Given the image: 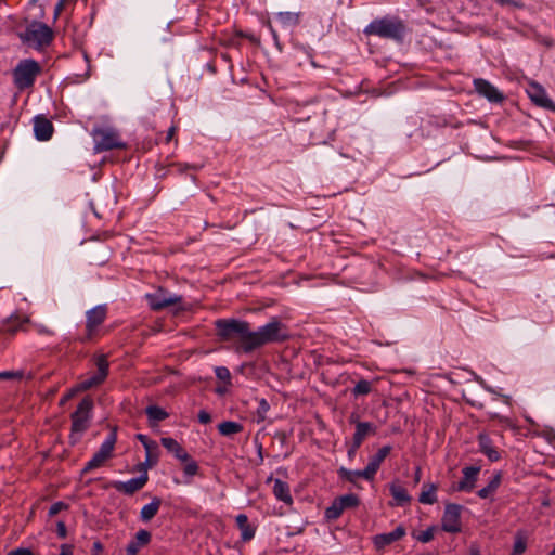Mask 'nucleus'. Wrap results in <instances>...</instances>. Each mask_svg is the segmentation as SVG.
<instances>
[{"instance_id": "obj_3", "label": "nucleus", "mask_w": 555, "mask_h": 555, "mask_svg": "<svg viewBox=\"0 0 555 555\" xmlns=\"http://www.w3.org/2000/svg\"><path fill=\"white\" fill-rule=\"evenodd\" d=\"M93 400L91 397L86 396L78 404L76 411L72 413V428L69 434L70 444H76L80 441L82 435L90 426L92 417Z\"/></svg>"}, {"instance_id": "obj_52", "label": "nucleus", "mask_w": 555, "mask_h": 555, "mask_svg": "<svg viewBox=\"0 0 555 555\" xmlns=\"http://www.w3.org/2000/svg\"><path fill=\"white\" fill-rule=\"evenodd\" d=\"M61 552L59 555H73L74 546L70 544H62L61 545Z\"/></svg>"}, {"instance_id": "obj_6", "label": "nucleus", "mask_w": 555, "mask_h": 555, "mask_svg": "<svg viewBox=\"0 0 555 555\" xmlns=\"http://www.w3.org/2000/svg\"><path fill=\"white\" fill-rule=\"evenodd\" d=\"M117 441V428L113 427L100 449L93 454L92 459L86 464L83 473L101 467L113 454Z\"/></svg>"}, {"instance_id": "obj_13", "label": "nucleus", "mask_w": 555, "mask_h": 555, "mask_svg": "<svg viewBox=\"0 0 555 555\" xmlns=\"http://www.w3.org/2000/svg\"><path fill=\"white\" fill-rule=\"evenodd\" d=\"M527 93L535 105L555 112V103L547 96L545 89L538 82H530Z\"/></svg>"}, {"instance_id": "obj_16", "label": "nucleus", "mask_w": 555, "mask_h": 555, "mask_svg": "<svg viewBox=\"0 0 555 555\" xmlns=\"http://www.w3.org/2000/svg\"><path fill=\"white\" fill-rule=\"evenodd\" d=\"M53 132V124L46 116L38 115L34 118V134L38 141L50 140Z\"/></svg>"}, {"instance_id": "obj_49", "label": "nucleus", "mask_w": 555, "mask_h": 555, "mask_svg": "<svg viewBox=\"0 0 555 555\" xmlns=\"http://www.w3.org/2000/svg\"><path fill=\"white\" fill-rule=\"evenodd\" d=\"M496 2L501 5H513L515 8H522L524 3L517 0H496Z\"/></svg>"}, {"instance_id": "obj_54", "label": "nucleus", "mask_w": 555, "mask_h": 555, "mask_svg": "<svg viewBox=\"0 0 555 555\" xmlns=\"http://www.w3.org/2000/svg\"><path fill=\"white\" fill-rule=\"evenodd\" d=\"M176 131H177L176 126H171V127L168 129L167 134H166V138H165V142H166V143H169V142L172 140V138H173V137H175V134H176Z\"/></svg>"}, {"instance_id": "obj_46", "label": "nucleus", "mask_w": 555, "mask_h": 555, "mask_svg": "<svg viewBox=\"0 0 555 555\" xmlns=\"http://www.w3.org/2000/svg\"><path fill=\"white\" fill-rule=\"evenodd\" d=\"M198 422L202 423V424L210 423L211 422L210 414L207 411H205V410L199 411V413H198Z\"/></svg>"}, {"instance_id": "obj_32", "label": "nucleus", "mask_w": 555, "mask_h": 555, "mask_svg": "<svg viewBox=\"0 0 555 555\" xmlns=\"http://www.w3.org/2000/svg\"><path fill=\"white\" fill-rule=\"evenodd\" d=\"M218 430L222 436H231L241 433L243 425L237 422L225 421L218 425Z\"/></svg>"}, {"instance_id": "obj_8", "label": "nucleus", "mask_w": 555, "mask_h": 555, "mask_svg": "<svg viewBox=\"0 0 555 555\" xmlns=\"http://www.w3.org/2000/svg\"><path fill=\"white\" fill-rule=\"evenodd\" d=\"M360 504V499L357 494L349 493L334 499L332 504L325 509V518L327 520L338 519L345 509L356 508Z\"/></svg>"}, {"instance_id": "obj_63", "label": "nucleus", "mask_w": 555, "mask_h": 555, "mask_svg": "<svg viewBox=\"0 0 555 555\" xmlns=\"http://www.w3.org/2000/svg\"><path fill=\"white\" fill-rule=\"evenodd\" d=\"M274 480H275V479H274V478L272 477V475H271V476H269V477L267 478V483H270V482H272V481L274 482Z\"/></svg>"}, {"instance_id": "obj_58", "label": "nucleus", "mask_w": 555, "mask_h": 555, "mask_svg": "<svg viewBox=\"0 0 555 555\" xmlns=\"http://www.w3.org/2000/svg\"><path fill=\"white\" fill-rule=\"evenodd\" d=\"M225 391H227V389H225V388H222V387H218V388L216 389V392H217V393H219V395H223Z\"/></svg>"}, {"instance_id": "obj_37", "label": "nucleus", "mask_w": 555, "mask_h": 555, "mask_svg": "<svg viewBox=\"0 0 555 555\" xmlns=\"http://www.w3.org/2000/svg\"><path fill=\"white\" fill-rule=\"evenodd\" d=\"M270 410V404L266 399H261L259 401L258 408H257V422H263L267 418V413Z\"/></svg>"}, {"instance_id": "obj_34", "label": "nucleus", "mask_w": 555, "mask_h": 555, "mask_svg": "<svg viewBox=\"0 0 555 555\" xmlns=\"http://www.w3.org/2000/svg\"><path fill=\"white\" fill-rule=\"evenodd\" d=\"M373 389V383L366 379L359 380L354 387L352 388L351 392L357 398L360 396H366L369 395Z\"/></svg>"}, {"instance_id": "obj_29", "label": "nucleus", "mask_w": 555, "mask_h": 555, "mask_svg": "<svg viewBox=\"0 0 555 555\" xmlns=\"http://www.w3.org/2000/svg\"><path fill=\"white\" fill-rule=\"evenodd\" d=\"M300 16L299 12H279L276 14V18L283 27L297 26L300 23Z\"/></svg>"}, {"instance_id": "obj_42", "label": "nucleus", "mask_w": 555, "mask_h": 555, "mask_svg": "<svg viewBox=\"0 0 555 555\" xmlns=\"http://www.w3.org/2000/svg\"><path fill=\"white\" fill-rule=\"evenodd\" d=\"M176 170L180 173L184 172L188 169L198 170L201 166L197 165H190L186 163H176L171 165Z\"/></svg>"}, {"instance_id": "obj_11", "label": "nucleus", "mask_w": 555, "mask_h": 555, "mask_svg": "<svg viewBox=\"0 0 555 555\" xmlns=\"http://www.w3.org/2000/svg\"><path fill=\"white\" fill-rule=\"evenodd\" d=\"M94 149L96 152L124 149L126 145L120 142L118 134L112 130H98L94 133Z\"/></svg>"}, {"instance_id": "obj_55", "label": "nucleus", "mask_w": 555, "mask_h": 555, "mask_svg": "<svg viewBox=\"0 0 555 555\" xmlns=\"http://www.w3.org/2000/svg\"><path fill=\"white\" fill-rule=\"evenodd\" d=\"M15 376H21V374L18 373H14V372H9V371H5V372H0V378L2 379H10V378H13Z\"/></svg>"}, {"instance_id": "obj_44", "label": "nucleus", "mask_w": 555, "mask_h": 555, "mask_svg": "<svg viewBox=\"0 0 555 555\" xmlns=\"http://www.w3.org/2000/svg\"><path fill=\"white\" fill-rule=\"evenodd\" d=\"M65 507H66V505L63 502H55L50 506L49 515L55 516Z\"/></svg>"}, {"instance_id": "obj_7", "label": "nucleus", "mask_w": 555, "mask_h": 555, "mask_svg": "<svg viewBox=\"0 0 555 555\" xmlns=\"http://www.w3.org/2000/svg\"><path fill=\"white\" fill-rule=\"evenodd\" d=\"M145 298L150 308L154 311L163 310L182 301V296L171 294L164 287H158L154 293L146 294Z\"/></svg>"}, {"instance_id": "obj_28", "label": "nucleus", "mask_w": 555, "mask_h": 555, "mask_svg": "<svg viewBox=\"0 0 555 555\" xmlns=\"http://www.w3.org/2000/svg\"><path fill=\"white\" fill-rule=\"evenodd\" d=\"M390 493L392 498L396 500L397 505H404L411 501L410 495L408 494L404 487L397 482H392L389 486Z\"/></svg>"}, {"instance_id": "obj_15", "label": "nucleus", "mask_w": 555, "mask_h": 555, "mask_svg": "<svg viewBox=\"0 0 555 555\" xmlns=\"http://www.w3.org/2000/svg\"><path fill=\"white\" fill-rule=\"evenodd\" d=\"M147 479V474L144 473L139 477L131 478L127 481H114L112 483V487L118 492L125 493L127 495H132L146 485Z\"/></svg>"}, {"instance_id": "obj_2", "label": "nucleus", "mask_w": 555, "mask_h": 555, "mask_svg": "<svg viewBox=\"0 0 555 555\" xmlns=\"http://www.w3.org/2000/svg\"><path fill=\"white\" fill-rule=\"evenodd\" d=\"M366 36L402 42L406 35V25L398 16L386 15L373 20L363 30Z\"/></svg>"}, {"instance_id": "obj_33", "label": "nucleus", "mask_w": 555, "mask_h": 555, "mask_svg": "<svg viewBox=\"0 0 555 555\" xmlns=\"http://www.w3.org/2000/svg\"><path fill=\"white\" fill-rule=\"evenodd\" d=\"M145 413H146L149 420L154 421V422L164 421L169 416V414L164 409H162L157 405H149L145 409Z\"/></svg>"}, {"instance_id": "obj_17", "label": "nucleus", "mask_w": 555, "mask_h": 555, "mask_svg": "<svg viewBox=\"0 0 555 555\" xmlns=\"http://www.w3.org/2000/svg\"><path fill=\"white\" fill-rule=\"evenodd\" d=\"M392 447L387 444L382 447L373 456L370 457L367 465L364 468V474L367 476H372L374 479L375 474L380 467V464L391 452Z\"/></svg>"}, {"instance_id": "obj_27", "label": "nucleus", "mask_w": 555, "mask_h": 555, "mask_svg": "<svg viewBox=\"0 0 555 555\" xmlns=\"http://www.w3.org/2000/svg\"><path fill=\"white\" fill-rule=\"evenodd\" d=\"M437 489H438V487L435 483H430V482L424 483L422 486V491L420 493L418 501L422 504H429V505L436 503L437 502V495H436Z\"/></svg>"}, {"instance_id": "obj_14", "label": "nucleus", "mask_w": 555, "mask_h": 555, "mask_svg": "<svg viewBox=\"0 0 555 555\" xmlns=\"http://www.w3.org/2000/svg\"><path fill=\"white\" fill-rule=\"evenodd\" d=\"M474 87L478 94L485 96L492 103H501L504 100V95L488 80L482 78L474 79Z\"/></svg>"}, {"instance_id": "obj_22", "label": "nucleus", "mask_w": 555, "mask_h": 555, "mask_svg": "<svg viewBox=\"0 0 555 555\" xmlns=\"http://www.w3.org/2000/svg\"><path fill=\"white\" fill-rule=\"evenodd\" d=\"M162 446L168 450V452L172 453L176 459L179 461L189 460V453L185 449L173 438L164 437L160 439Z\"/></svg>"}, {"instance_id": "obj_25", "label": "nucleus", "mask_w": 555, "mask_h": 555, "mask_svg": "<svg viewBox=\"0 0 555 555\" xmlns=\"http://www.w3.org/2000/svg\"><path fill=\"white\" fill-rule=\"evenodd\" d=\"M162 500L158 496L153 498L151 503L144 505L140 512V519L143 522L152 520L158 513Z\"/></svg>"}, {"instance_id": "obj_60", "label": "nucleus", "mask_w": 555, "mask_h": 555, "mask_svg": "<svg viewBox=\"0 0 555 555\" xmlns=\"http://www.w3.org/2000/svg\"><path fill=\"white\" fill-rule=\"evenodd\" d=\"M40 332H41V333H44V334H49V335H51V334H52V332H51V331H49V330H47V328H41V330H40Z\"/></svg>"}, {"instance_id": "obj_39", "label": "nucleus", "mask_w": 555, "mask_h": 555, "mask_svg": "<svg viewBox=\"0 0 555 555\" xmlns=\"http://www.w3.org/2000/svg\"><path fill=\"white\" fill-rule=\"evenodd\" d=\"M435 530H436V528L433 526V527L427 528L425 531H422L416 537L417 541H420L422 543L430 542L434 539Z\"/></svg>"}, {"instance_id": "obj_19", "label": "nucleus", "mask_w": 555, "mask_h": 555, "mask_svg": "<svg viewBox=\"0 0 555 555\" xmlns=\"http://www.w3.org/2000/svg\"><path fill=\"white\" fill-rule=\"evenodd\" d=\"M479 472H480V466L464 467L462 470L463 479L457 483L455 489L457 491L470 492L475 487V482L477 480V476H478Z\"/></svg>"}, {"instance_id": "obj_41", "label": "nucleus", "mask_w": 555, "mask_h": 555, "mask_svg": "<svg viewBox=\"0 0 555 555\" xmlns=\"http://www.w3.org/2000/svg\"><path fill=\"white\" fill-rule=\"evenodd\" d=\"M102 199H103V195L98 194L95 199L90 202V206L92 207L94 215L99 218H102L104 215V210L103 211L98 210V206H101Z\"/></svg>"}, {"instance_id": "obj_35", "label": "nucleus", "mask_w": 555, "mask_h": 555, "mask_svg": "<svg viewBox=\"0 0 555 555\" xmlns=\"http://www.w3.org/2000/svg\"><path fill=\"white\" fill-rule=\"evenodd\" d=\"M29 320L28 318H22L20 319L18 317H14V318H11L10 320H8L7 322V332L11 333V334H14L15 332L18 331L20 326L23 324V323H27Z\"/></svg>"}, {"instance_id": "obj_64", "label": "nucleus", "mask_w": 555, "mask_h": 555, "mask_svg": "<svg viewBox=\"0 0 555 555\" xmlns=\"http://www.w3.org/2000/svg\"><path fill=\"white\" fill-rule=\"evenodd\" d=\"M261 453H262V446L259 444V447H258V455H259V457H261Z\"/></svg>"}, {"instance_id": "obj_59", "label": "nucleus", "mask_w": 555, "mask_h": 555, "mask_svg": "<svg viewBox=\"0 0 555 555\" xmlns=\"http://www.w3.org/2000/svg\"><path fill=\"white\" fill-rule=\"evenodd\" d=\"M420 476H421V468L417 467L416 473H415V481L416 482L420 480Z\"/></svg>"}, {"instance_id": "obj_61", "label": "nucleus", "mask_w": 555, "mask_h": 555, "mask_svg": "<svg viewBox=\"0 0 555 555\" xmlns=\"http://www.w3.org/2000/svg\"><path fill=\"white\" fill-rule=\"evenodd\" d=\"M63 7V3L62 2H59L56 8H55V11L59 12Z\"/></svg>"}, {"instance_id": "obj_21", "label": "nucleus", "mask_w": 555, "mask_h": 555, "mask_svg": "<svg viewBox=\"0 0 555 555\" xmlns=\"http://www.w3.org/2000/svg\"><path fill=\"white\" fill-rule=\"evenodd\" d=\"M151 541V533L147 530H139L134 538L126 546L127 555H138L140 548Z\"/></svg>"}, {"instance_id": "obj_24", "label": "nucleus", "mask_w": 555, "mask_h": 555, "mask_svg": "<svg viewBox=\"0 0 555 555\" xmlns=\"http://www.w3.org/2000/svg\"><path fill=\"white\" fill-rule=\"evenodd\" d=\"M273 494L279 501H282L285 504L291 505L293 503L289 486L285 481H282L281 479L276 478L274 480Z\"/></svg>"}, {"instance_id": "obj_5", "label": "nucleus", "mask_w": 555, "mask_h": 555, "mask_svg": "<svg viewBox=\"0 0 555 555\" xmlns=\"http://www.w3.org/2000/svg\"><path fill=\"white\" fill-rule=\"evenodd\" d=\"M40 72L41 68L37 61L31 59L23 60L13 70L14 85L20 90L28 89L33 87Z\"/></svg>"}, {"instance_id": "obj_26", "label": "nucleus", "mask_w": 555, "mask_h": 555, "mask_svg": "<svg viewBox=\"0 0 555 555\" xmlns=\"http://www.w3.org/2000/svg\"><path fill=\"white\" fill-rule=\"evenodd\" d=\"M236 525L241 530L242 541H250L255 537V528L248 524V517L245 514L236 516Z\"/></svg>"}, {"instance_id": "obj_1", "label": "nucleus", "mask_w": 555, "mask_h": 555, "mask_svg": "<svg viewBox=\"0 0 555 555\" xmlns=\"http://www.w3.org/2000/svg\"><path fill=\"white\" fill-rule=\"evenodd\" d=\"M215 328L220 341L233 343L236 350L249 353L267 344L284 341L288 335L283 331L285 326L280 320L273 318L269 323L257 331L250 330L247 321L238 319H218Z\"/></svg>"}, {"instance_id": "obj_47", "label": "nucleus", "mask_w": 555, "mask_h": 555, "mask_svg": "<svg viewBox=\"0 0 555 555\" xmlns=\"http://www.w3.org/2000/svg\"><path fill=\"white\" fill-rule=\"evenodd\" d=\"M56 533L60 538L64 539L67 535V529L63 521L56 524Z\"/></svg>"}, {"instance_id": "obj_10", "label": "nucleus", "mask_w": 555, "mask_h": 555, "mask_svg": "<svg viewBox=\"0 0 555 555\" xmlns=\"http://www.w3.org/2000/svg\"><path fill=\"white\" fill-rule=\"evenodd\" d=\"M461 511L462 506L459 504L449 503L446 505L441 519L443 531L449 533H457L461 531Z\"/></svg>"}, {"instance_id": "obj_43", "label": "nucleus", "mask_w": 555, "mask_h": 555, "mask_svg": "<svg viewBox=\"0 0 555 555\" xmlns=\"http://www.w3.org/2000/svg\"><path fill=\"white\" fill-rule=\"evenodd\" d=\"M266 26L269 28V30H270V33H271V35H272V37H273V40H274V43H275L276 48H278L280 51H282V46H281V43H280V39H279L278 33H276V30L273 28V26H272L271 22H270V21H267V22H266Z\"/></svg>"}, {"instance_id": "obj_4", "label": "nucleus", "mask_w": 555, "mask_h": 555, "mask_svg": "<svg viewBox=\"0 0 555 555\" xmlns=\"http://www.w3.org/2000/svg\"><path fill=\"white\" fill-rule=\"evenodd\" d=\"M20 38L31 48L42 49L52 42L53 31L44 23L33 22L20 34Z\"/></svg>"}, {"instance_id": "obj_38", "label": "nucleus", "mask_w": 555, "mask_h": 555, "mask_svg": "<svg viewBox=\"0 0 555 555\" xmlns=\"http://www.w3.org/2000/svg\"><path fill=\"white\" fill-rule=\"evenodd\" d=\"M216 377L228 385H231V373L225 366H216L215 367Z\"/></svg>"}, {"instance_id": "obj_50", "label": "nucleus", "mask_w": 555, "mask_h": 555, "mask_svg": "<svg viewBox=\"0 0 555 555\" xmlns=\"http://www.w3.org/2000/svg\"><path fill=\"white\" fill-rule=\"evenodd\" d=\"M8 555H34L33 552L29 548L18 547L15 550H12L8 553Z\"/></svg>"}, {"instance_id": "obj_9", "label": "nucleus", "mask_w": 555, "mask_h": 555, "mask_svg": "<svg viewBox=\"0 0 555 555\" xmlns=\"http://www.w3.org/2000/svg\"><path fill=\"white\" fill-rule=\"evenodd\" d=\"M96 373L78 384L79 390H89L101 385L108 375L109 364L106 354H99L95 358Z\"/></svg>"}, {"instance_id": "obj_12", "label": "nucleus", "mask_w": 555, "mask_h": 555, "mask_svg": "<svg viewBox=\"0 0 555 555\" xmlns=\"http://www.w3.org/2000/svg\"><path fill=\"white\" fill-rule=\"evenodd\" d=\"M107 314V307L105 305H99L89 311H87L86 317V331H87V339H92L95 334L96 328L105 321Z\"/></svg>"}, {"instance_id": "obj_62", "label": "nucleus", "mask_w": 555, "mask_h": 555, "mask_svg": "<svg viewBox=\"0 0 555 555\" xmlns=\"http://www.w3.org/2000/svg\"><path fill=\"white\" fill-rule=\"evenodd\" d=\"M469 555H480L478 550H472Z\"/></svg>"}, {"instance_id": "obj_18", "label": "nucleus", "mask_w": 555, "mask_h": 555, "mask_svg": "<svg viewBox=\"0 0 555 555\" xmlns=\"http://www.w3.org/2000/svg\"><path fill=\"white\" fill-rule=\"evenodd\" d=\"M477 441L479 451L485 454L490 462H498L501 459L500 451L494 447L492 440L487 434L480 433L477 437Z\"/></svg>"}, {"instance_id": "obj_36", "label": "nucleus", "mask_w": 555, "mask_h": 555, "mask_svg": "<svg viewBox=\"0 0 555 555\" xmlns=\"http://www.w3.org/2000/svg\"><path fill=\"white\" fill-rule=\"evenodd\" d=\"M184 463L183 472L188 477H193L198 473V464L190 455L189 460L182 461Z\"/></svg>"}, {"instance_id": "obj_53", "label": "nucleus", "mask_w": 555, "mask_h": 555, "mask_svg": "<svg viewBox=\"0 0 555 555\" xmlns=\"http://www.w3.org/2000/svg\"><path fill=\"white\" fill-rule=\"evenodd\" d=\"M103 552V545L100 541H95L92 544L91 554L100 555Z\"/></svg>"}, {"instance_id": "obj_48", "label": "nucleus", "mask_w": 555, "mask_h": 555, "mask_svg": "<svg viewBox=\"0 0 555 555\" xmlns=\"http://www.w3.org/2000/svg\"><path fill=\"white\" fill-rule=\"evenodd\" d=\"M360 447H361V443L358 442V444H356V441L352 440V442L348 449V452H347V455L350 460H352L356 456V453Z\"/></svg>"}, {"instance_id": "obj_40", "label": "nucleus", "mask_w": 555, "mask_h": 555, "mask_svg": "<svg viewBox=\"0 0 555 555\" xmlns=\"http://www.w3.org/2000/svg\"><path fill=\"white\" fill-rule=\"evenodd\" d=\"M137 438L142 442V444L144 446L145 450H146V453H147V456H146V462L150 461V451L152 448H156V443L154 441H151L145 435H142V434H139L137 436Z\"/></svg>"}, {"instance_id": "obj_23", "label": "nucleus", "mask_w": 555, "mask_h": 555, "mask_svg": "<svg viewBox=\"0 0 555 555\" xmlns=\"http://www.w3.org/2000/svg\"><path fill=\"white\" fill-rule=\"evenodd\" d=\"M377 427L370 422H357V428L353 434L352 440L356 441V444L361 443L369 436H373L376 434Z\"/></svg>"}, {"instance_id": "obj_56", "label": "nucleus", "mask_w": 555, "mask_h": 555, "mask_svg": "<svg viewBox=\"0 0 555 555\" xmlns=\"http://www.w3.org/2000/svg\"><path fill=\"white\" fill-rule=\"evenodd\" d=\"M106 195H107V199H108L106 205H109V204L114 205V204H116V197H115L114 194H112L111 192H107Z\"/></svg>"}, {"instance_id": "obj_20", "label": "nucleus", "mask_w": 555, "mask_h": 555, "mask_svg": "<svg viewBox=\"0 0 555 555\" xmlns=\"http://www.w3.org/2000/svg\"><path fill=\"white\" fill-rule=\"evenodd\" d=\"M405 535V529L403 526H398L393 531L387 533H380L373 538V543L376 548H384L385 546L400 540Z\"/></svg>"}, {"instance_id": "obj_57", "label": "nucleus", "mask_w": 555, "mask_h": 555, "mask_svg": "<svg viewBox=\"0 0 555 555\" xmlns=\"http://www.w3.org/2000/svg\"><path fill=\"white\" fill-rule=\"evenodd\" d=\"M349 422H350L351 424H354V426L357 427V422H361V421L359 420V415H358V414L352 413V414L350 415V417H349Z\"/></svg>"}, {"instance_id": "obj_30", "label": "nucleus", "mask_w": 555, "mask_h": 555, "mask_svg": "<svg viewBox=\"0 0 555 555\" xmlns=\"http://www.w3.org/2000/svg\"><path fill=\"white\" fill-rule=\"evenodd\" d=\"M501 480H502V473L496 472L493 475L492 479L489 481V483L477 492L478 496L481 499H487L489 495H491L493 492L496 491V489L499 488V486L501 483Z\"/></svg>"}, {"instance_id": "obj_51", "label": "nucleus", "mask_w": 555, "mask_h": 555, "mask_svg": "<svg viewBox=\"0 0 555 555\" xmlns=\"http://www.w3.org/2000/svg\"><path fill=\"white\" fill-rule=\"evenodd\" d=\"M77 391H80L79 388L70 389L66 395H64L61 400L60 404H64L66 401L70 400Z\"/></svg>"}, {"instance_id": "obj_31", "label": "nucleus", "mask_w": 555, "mask_h": 555, "mask_svg": "<svg viewBox=\"0 0 555 555\" xmlns=\"http://www.w3.org/2000/svg\"><path fill=\"white\" fill-rule=\"evenodd\" d=\"M338 476L344 479V480H347L351 483H356L357 481V478L359 477H362L366 480H373L372 476H367L364 474V469L362 470H350V469H347L345 467H340L338 469Z\"/></svg>"}, {"instance_id": "obj_45", "label": "nucleus", "mask_w": 555, "mask_h": 555, "mask_svg": "<svg viewBox=\"0 0 555 555\" xmlns=\"http://www.w3.org/2000/svg\"><path fill=\"white\" fill-rule=\"evenodd\" d=\"M238 36L247 38L251 43L259 46L260 44V38L258 36H255L254 34H245L243 31L237 33Z\"/></svg>"}]
</instances>
